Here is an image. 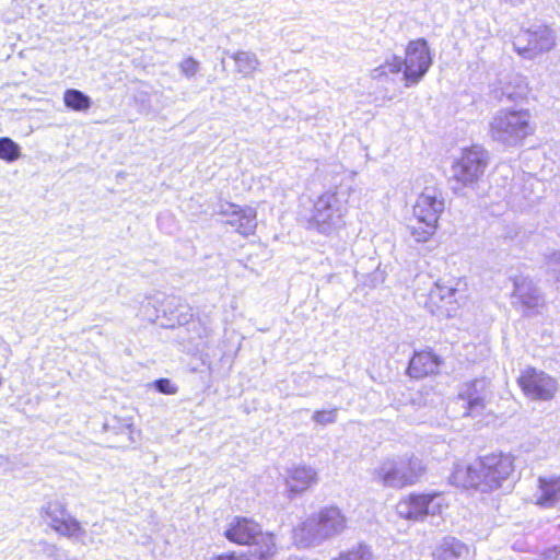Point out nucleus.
<instances>
[{
    "mask_svg": "<svg viewBox=\"0 0 560 560\" xmlns=\"http://www.w3.org/2000/svg\"><path fill=\"white\" fill-rule=\"evenodd\" d=\"M514 470L513 457L508 454L486 455L472 464L458 465L452 474V482L463 488L490 492L501 487Z\"/></svg>",
    "mask_w": 560,
    "mask_h": 560,
    "instance_id": "f257e3e1",
    "label": "nucleus"
},
{
    "mask_svg": "<svg viewBox=\"0 0 560 560\" xmlns=\"http://www.w3.org/2000/svg\"><path fill=\"white\" fill-rule=\"evenodd\" d=\"M347 524L339 508L326 506L299 523L292 530V539L298 548H314L341 535Z\"/></svg>",
    "mask_w": 560,
    "mask_h": 560,
    "instance_id": "f03ea898",
    "label": "nucleus"
},
{
    "mask_svg": "<svg viewBox=\"0 0 560 560\" xmlns=\"http://www.w3.org/2000/svg\"><path fill=\"white\" fill-rule=\"evenodd\" d=\"M351 191L350 186L340 185L318 196L314 202L310 225L325 235L345 226Z\"/></svg>",
    "mask_w": 560,
    "mask_h": 560,
    "instance_id": "7ed1b4c3",
    "label": "nucleus"
},
{
    "mask_svg": "<svg viewBox=\"0 0 560 560\" xmlns=\"http://www.w3.org/2000/svg\"><path fill=\"white\" fill-rule=\"evenodd\" d=\"M445 209V199L440 188L425 187L413 205L417 223L411 226V234L417 242H427L436 232L438 222Z\"/></svg>",
    "mask_w": 560,
    "mask_h": 560,
    "instance_id": "20e7f679",
    "label": "nucleus"
},
{
    "mask_svg": "<svg viewBox=\"0 0 560 560\" xmlns=\"http://www.w3.org/2000/svg\"><path fill=\"white\" fill-rule=\"evenodd\" d=\"M533 131L530 114L525 109H500L489 124L491 139L508 147L521 144Z\"/></svg>",
    "mask_w": 560,
    "mask_h": 560,
    "instance_id": "39448f33",
    "label": "nucleus"
},
{
    "mask_svg": "<svg viewBox=\"0 0 560 560\" xmlns=\"http://www.w3.org/2000/svg\"><path fill=\"white\" fill-rule=\"evenodd\" d=\"M422 460L415 456H398L383 460L374 469V480L384 487L401 489L415 485L424 474Z\"/></svg>",
    "mask_w": 560,
    "mask_h": 560,
    "instance_id": "423d86ee",
    "label": "nucleus"
},
{
    "mask_svg": "<svg viewBox=\"0 0 560 560\" xmlns=\"http://www.w3.org/2000/svg\"><path fill=\"white\" fill-rule=\"evenodd\" d=\"M488 164V154L479 145L464 149L459 159L452 165L451 184L455 192L472 187L483 175Z\"/></svg>",
    "mask_w": 560,
    "mask_h": 560,
    "instance_id": "0eeeda50",
    "label": "nucleus"
},
{
    "mask_svg": "<svg viewBox=\"0 0 560 560\" xmlns=\"http://www.w3.org/2000/svg\"><path fill=\"white\" fill-rule=\"evenodd\" d=\"M446 508V499L440 492L409 493L397 502L396 513L404 520L423 522L428 516L441 515Z\"/></svg>",
    "mask_w": 560,
    "mask_h": 560,
    "instance_id": "6e6552de",
    "label": "nucleus"
},
{
    "mask_svg": "<svg viewBox=\"0 0 560 560\" xmlns=\"http://www.w3.org/2000/svg\"><path fill=\"white\" fill-rule=\"evenodd\" d=\"M404 63L405 86L418 84L432 65V56L424 38L410 40L406 47Z\"/></svg>",
    "mask_w": 560,
    "mask_h": 560,
    "instance_id": "1a4fd4ad",
    "label": "nucleus"
},
{
    "mask_svg": "<svg viewBox=\"0 0 560 560\" xmlns=\"http://www.w3.org/2000/svg\"><path fill=\"white\" fill-rule=\"evenodd\" d=\"M556 44L555 33L545 25L521 30L513 39L514 50L525 59H534L549 51Z\"/></svg>",
    "mask_w": 560,
    "mask_h": 560,
    "instance_id": "9d476101",
    "label": "nucleus"
},
{
    "mask_svg": "<svg viewBox=\"0 0 560 560\" xmlns=\"http://www.w3.org/2000/svg\"><path fill=\"white\" fill-rule=\"evenodd\" d=\"M518 384L525 396L532 400H551L558 392L557 381L535 368L525 369L518 377Z\"/></svg>",
    "mask_w": 560,
    "mask_h": 560,
    "instance_id": "9b49d317",
    "label": "nucleus"
},
{
    "mask_svg": "<svg viewBox=\"0 0 560 560\" xmlns=\"http://www.w3.org/2000/svg\"><path fill=\"white\" fill-rule=\"evenodd\" d=\"M278 550L276 535L247 520V560H273Z\"/></svg>",
    "mask_w": 560,
    "mask_h": 560,
    "instance_id": "f8f14e48",
    "label": "nucleus"
},
{
    "mask_svg": "<svg viewBox=\"0 0 560 560\" xmlns=\"http://www.w3.org/2000/svg\"><path fill=\"white\" fill-rule=\"evenodd\" d=\"M456 293L452 284L438 281L430 290L425 305L435 316L452 317L457 310Z\"/></svg>",
    "mask_w": 560,
    "mask_h": 560,
    "instance_id": "ddd939ff",
    "label": "nucleus"
},
{
    "mask_svg": "<svg viewBox=\"0 0 560 560\" xmlns=\"http://www.w3.org/2000/svg\"><path fill=\"white\" fill-rule=\"evenodd\" d=\"M489 381L486 378L464 383L458 392V399L466 404L467 416H478L486 407L489 396Z\"/></svg>",
    "mask_w": 560,
    "mask_h": 560,
    "instance_id": "4468645a",
    "label": "nucleus"
},
{
    "mask_svg": "<svg viewBox=\"0 0 560 560\" xmlns=\"http://www.w3.org/2000/svg\"><path fill=\"white\" fill-rule=\"evenodd\" d=\"M46 516L50 520V527L60 536L77 538L83 534L80 522L67 512L61 503H49L45 509Z\"/></svg>",
    "mask_w": 560,
    "mask_h": 560,
    "instance_id": "2eb2a0df",
    "label": "nucleus"
},
{
    "mask_svg": "<svg viewBox=\"0 0 560 560\" xmlns=\"http://www.w3.org/2000/svg\"><path fill=\"white\" fill-rule=\"evenodd\" d=\"M513 296L526 311H538L545 303L539 289L527 278L514 280Z\"/></svg>",
    "mask_w": 560,
    "mask_h": 560,
    "instance_id": "dca6fc26",
    "label": "nucleus"
},
{
    "mask_svg": "<svg viewBox=\"0 0 560 560\" xmlns=\"http://www.w3.org/2000/svg\"><path fill=\"white\" fill-rule=\"evenodd\" d=\"M441 362L440 357L431 351L416 352L410 359L407 371L409 376L413 378H422L436 373Z\"/></svg>",
    "mask_w": 560,
    "mask_h": 560,
    "instance_id": "f3484780",
    "label": "nucleus"
},
{
    "mask_svg": "<svg viewBox=\"0 0 560 560\" xmlns=\"http://www.w3.org/2000/svg\"><path fill=\"white\" fill-rule=\"evenodd\" d=\"M317 482V472L314 468L305 465L292 467L288 471L287 485L290 492L298 494Z\"/></svg>",
    "mask_w": 560,
    "mask_h": 560,
    "instance_id": "a211bd4d",
    "label": "nucleus"
},
{
    "mask_svg": "<svg viewBox=\"0 0 560 560\" xmlns=\"http://www.w3.org/2000/svg\"><path fill=\"white\" fill-rule=\"evenodd\" d=\"M560 501V476L540 477L538 479V491L536 504L544 508H551Z\"/></svg>",
    "mask_w": 560,
    "mask_h": 560,
    "instance_id": "6ab92c4d",
    "label": "nucleus"
},
{
    "mask_svg": "<svg viewBox=\"0 0 560 560\" xmlns=\"http://www.w3.org/2000/svg\"><path fill=\"white\" fill-rule=\"evenodd\" d=\"M527 82L525 78L520 74H514L509 81L502 82L501 86L495 90V98L499 101H511L515 102L526 96L527 94Z\"/></svg>",
    "mask_w": 560,
    "mask_h": 560,
    "instance_id": "aec40b11",
    "label": "nucleus"
},
{
    "mask_svg": "<svg viewBox=\"0 0 560 560\" xmlns=\"http://www.w3.org/2000/svg\"><path fill=\"white\" fill-rule=\"evenodd\" d=\"M468 555V547L454 537H447L436 546L432 560H457Z\"/></svg>",
    "mask_w": 560,
    "mask_h": 560,
    "instance_id": "412c9836",
    "label": "nucleus"
},
{
    "mask_svg": "<svg viewBox=\"0 0 560 560\" xmlns=\"http://www.w3.org/2000/svg\"><path fill=\"white\" fill-rule=\"evenodd\" d=\"M66 107L74 112H86L91 107V98L75 89H68L63 93Z\"/></svg>",
    "mask_w": 560,
    "mask_h": 560,
    "instance_id": "4be33fe9",
    "label": "nucleus"
},
{
    "mask_svg": "<svg viewBox=\"0 0 560 560\" xmlns=\"http://www.w3.org/2000/svg\"><path fill=\"white\" fill-rule=\"evenodd\" d=\"M404 72L402 58L392 55L387 57L381 66L371 71V77L375 80L387 77L388 74H397Z\"/></svg>",
    "mask_w": 560,
    "mask_h": 560,
    "instance_id": "5701e85b",
    "label": "nucleus"
},
{
    "mask_svg": "<svg viewBox=\"0 0 560 560\" xmlns=\"http://www.w3.org/2000/svg\"><path fill=\"white\" fill-rule=\"evenodd\" d=\"M332 560H374L373 552L368 545L358 544L352 548L345 550Z\"/></svg>",
    "mask_w": 560,
    "mask_h": 560,
    "instance_id": "b1692460",
    "label": "nucleus"
},
{
    "mask_svg": "<svg viewBox=\"0 0 560 560\" xmlns=\"http://www.w3.org/2000/svg\"><path fill=\"white\" fill-rule=\"evenodd\" d=\"M21 156V148L9 137L0 138V160L14 162Z\"/></svg>",
    "mask_w": 560,
    "mask_h": 560,
    "instance_id": "393cba45",
    "label": "nucleus"
},
{
    "mask_svg": "<svg viewBox=\"0 0 560 560\" xmlns=\"http://www.w3.org/2000/svg\"><path fill=\"white\" fill-rule=\"evenodd\" d=\"M225 536L229 540L237 542V544H244L245 542V527L244 525L237 521V523L230 527L225 532Z\"/></svg>",
    "mask_w": 560,
    "mask_h": 560,
    "instance_id": "a878e982",
    "label": "nucleus"
},
{
    "mask_svg": "<svg viewBox=\"0 0 560 560\" xmlns=\"http://www.w3.org/2000/svg\"><path fill=\"white\" fill-rule=\"evenodd\" d=\"M312 418L318 424L334 423L337 419V409L315 411Z\"/></svg>",
    "mask_w": 560,
    "mask_h": 560,
    "instance_id": "bb28decb",
    "label": "nucleus"
},
{
    "mask_svg": "<svg viewBox=\"0 0 560 560\" xmlns=\"http://www.w3.org/2000/svg\"><path fill=\"white\" fill-rule=\"evenodd\" d=\"M548 271L560 282V253L553 252L547 259Z\"/></svg>",
    "mask_w": 560,
    "mask_h": 560,
    "instance_id": "cd10ccee",
    "label": "nucleus"
},
{
    "mask_svg": "<svg viewBox=\"0 0 560 560\" xmlns=\"http://www.w3.org/2000/svg\"><path fill=\"white\" fill-rule=\"evenodd\" d=\"M179 68L184 75L190 78L197 73L199 63L192 57H187L180 62Z\"/></svg>",
    "mask_w": 560,
    "mask_h": 560,
    "instance_id": "c85d7f7f",
    "label": "nucleus"
},
{
    "mask_svg": "<svg viewBox=\"0 0 560 560\" xmlns=\"http://www.w3.org/2000/svg\"><path fill=\"white\" fill-rule=\"evenodd\" d=\"M155 388L166 395H174L177 392L176 386L168 378H160L154 382Z\"/></svg>",
    "mask_w": 560,
    "mask_h": 560,
    "instance_id": "c756f323",
    "label": "nucleus"
},
{
    "mask_svg": "<svg viewBox=\"0 0 560 560\" xmlns=\"http://www.w3.org/2000/svg\"><path fill=\"white\" fill-rule=\"evenodd\" d=\"M258 65V61L255 57H249L247 55V70L248 69H256V66Z\"/></svg>",
    "mask_w": 560,
    "mask_h": 560,
    "instance_id": "7c9ffc66",
    "label": "nucleus"
},
{
    "mask_svg": "<svg viewBox=\"0 0 560 560\" xmlns=\"http://www.w3.org/2000/svg\"><path fill=\"white\" fill-rule=\"evenodd\" d=\"M504 1L512 5H520V4L524 3L526 0H504Z\"/></svg>",
    "mask_w": 560,
    "mask_h": 560,
    "instance_id": "2f4dec72",
    "label": "nucleus"
},
{
    "mask_svg": "<svg viewBox=\"0 0 560 560\" xmlns=\"http://www.w3.org/2000/svg\"><path fill=\"white\" fill-rule=\"evenodd\" d=\"M214 560H233V558L230 556H220V557L215 558Z\"/></svg>",
    "mask_w": 560,
    "mask_h": 560,
    "instance_id": "473e14b6",
    "label": "nucleus"
},
{
    "mask_svg": "<svg viewBox=\"0 0 560 560\" xmlns=\"http://www.w3.org/2000/svg\"><path fill=\"white\" fill-rule=\"evenodd\" d=\"M250 214H252V209H249L247 207V214H246V218H247V229L249 228V217H250Z\"/></svg>",
    "mask_w": 560,
    "mask_h": 560,
    "instance_id": "72a5a7b5",
    "label": "nucleus"
}]
</instances>
